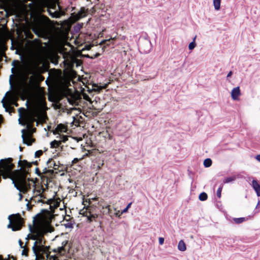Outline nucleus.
<instances>
[{"label": "nucleus", "instance_id": "f257e3e1", "mask_svg": "<svg viewBox=\"0 0 260 260\" xmlns=\"http://www.w3.org/2000/svg\"><path fill=\"white\" fill-rule=\"evenodd\" d=\"M14 175L15 179L12 177L10 178L12 180L14 187L20 192L23 191V193H26L29 191L31 185L29 182H34V180L31 178L27 177V175H30L28 171L20 168L14 171Z\"/></svg>", "mask_w": 260, "mask_h": 260}, {"label": "nucleus", "instance_id": "f03ea898", "mask_svg": "<svg viewBox=\"0 0 260 260\" xmlns=\"http://www.w3.org/2000/svg\"><path fill=\"white\" fill-rule=\"evenodd\" d=\"M30 239L35 240L32 248L34 253L37 256L38 251L43 252L45 248V240L42 234L37 232L35 234L30 236Z\"/></svg>", "mask_w": 260, "mask_h": 260}, {"label": "nucleus", "instance_id": "7ed1b4c3", "mask_svg": "<svg viewBox=\"0 0 260 260\" xmlns=\"http://www.w3.org/2000/svg\"><path fill=\"white\" fill-rule=\"evenodd\" d=\"M138 46L141 53H148L152 49V44L146 33L142 34L138 41Z\"/></svg>", "mask_w": 260, "mask_h": 260}, {"label": "nucleus", "instance_id": "20e7f679", "mask_svg": "<svg viewBox=\"0 0 260 260\" xmlns=\"http://www.w3.org/2000/svg\"><path fill=\"white\" fill-rule=\"evenodd\" d=\"M38 117V114L35 112L27 114L24 117V120L28 126H33L34 122Z\"/></svg>", "mask_w": 260, "mask_h": 260}, {"label": "nucleus", "instance_id": "39448f33", "mask_svg": "<svg viewBox=\"0 0 260 260\" xmlns=\"http://www.w3.org/2000/svg\"><path fill=\"white\" fill-rule=\"evenodd\" d=\"M5 162L3 165V169L6 173L9 174L14 169L15 165L12 163L13 159L8 158L4 160Z\"/></svg>", "mask_w": 260, "mask_h": 260}, {"label": "nucleus", "instance_id": "423d86ee", "mask_svg": "<svg viewBox=\"0 0 260 260\" xmlns=\"http://www.w3.org/2000/svg\"><path fill=\"white\" fill-rule=\"evenodd\" d=\"M18 164V166H21V168H22V169L26 170V169H29L31 168L33 164L35 165H38V162L37 160L30 162L27 161L26 160L24 159L22 160H19Z\"/></svg>", "mask_w": 260, "mask_h": 260}, {"label": "nucleus", "instance_id": "0eeeda50", "mask_svg": "<svg viewBox=\"0 0 260 260\" xmlns=\"http://www.w3.org/2000/svg\"><path fill=\"white\" fill-rule=\"evenodd\" d=\"M25 132V129H23L21 130V133L22 134L21 137L22 138L23 143L25 144H26L27 145H31L32 144V143L35 141V140L31 137V136H30L29 134H28L27 136V141L25 142L26 140H25V136H24Z\"/></svg>", "mask_w": 260, "mask_h": 260}, {"label": "nucleus", "instance_id": "6e6552de", "mask_svg": "<svg viewBox=\"0 0 260 260\" xmlns=\"http://www.w3.org/2000/svg\"><path fill=\"white\" fill-rule=\"evenodd\" d=\"M240 89L239 87L234 88L231 92V96L233 100H236L240 95Z\"/></svg>", "mask_w": 260, "mask_h": 260}, {"label": "nucleus", "instance_id": "1a4fd4ad", "mask_svg": "<svg viewBox=\"0 0 260 260\" xmlns=\"http://www.w3.org/2000/svg\"><path fill=\"white\" fill-rule=\"evenodd\" d=\"M83 9L84 8H82L80 10V11L77 13H76L75 12L72 13V16L73 17H74V18L76 20H79L80 19H81V18H82L83 17V14H84V11H83Z\"/></svg>", "mask_w": 260, "mask_h": 260}, {"label": "nucleus", "instance_id": "9d476101", "mask_svg": "<svg viewBox=\"0 0 260 260\" xmlns=\"http://www.w3.org/2000/svg\"><path fill=\"white\" fill-rule=\"evenodd\" d=\"M22 220H23V219L22 218H20V220L19 221V223L13 225V228H12L13 231H19L21 230L22 225L23 224Z\"/></svg>", "mask_w": 260, "mask_h": 260}, {"label": "nucleus", "instance_id": "9b49d317", "mask_svg": "<svg viewBox=\"0 0 260 260\" xmlns=\"http://www.w3.org/2000/svg\"><path fill=\"white\" fill-rule=\"evenodd\" d=\"M178 249L181 251H184L186 249V245L183 240H180L178 245Z\"/></svg>", "mask_w": 260, "mask_h": 260}, {"label": "nucleus", "instance_id": "f8f14e48", "mask_svg": "<svg viewBox=\"0 0 260 260\" xmlns=\"http://www.w3.org/2000/svg\"><path fill=\"white\" fill-rule=\"evenodd\" d=\"M60 145L61 142L54 140L50 143V147L52 148H58Z\"/></svg>", "mask_w": 260, "mask_h": 260}, {"label": "nucleus", "instance_id": "ddd939ff", "mask_svg": "<svg viewBox=\"0 0 260 260\" xmlns=\"http://www.w3.org/2000/svg\"><path fill=\"white\" fill-rule=\"evenodd\" d=\"M68 243V241H64L62 242L61 247L58 248V250L60 251V253H62V252H66L67 251V249H66L65 247L67 246Z\"/></svg>", "mask_w": 260, "mask_h": 260}, {"label": "nucleus", "instance_id": "4468645a", "mask_svg": "<svg viewBox=\"0 0 260 260\" xmlns=\"http://www.w3.org/2000/svg\"><path fill=\"white\" fill-rule=\"evenodd\" d=\"M236 179V176H233L232 177H227L226 178H224L223 180V183H229L231 182H232L233 181H235Z\"/></svg>", "mask_w": 260, "mask_h": 260}, {"label": "nucleus", "instance_id": "2eb2a0df", "mask_svg": "<svg viewBox=\"0 0 260 260\" xmlns=\"http://www.w3.org/2000/svg\"><path fill=\"white\" fill-rule=\"evenodd\" d=\"M252 186L254 190L260 189V185L256 180H253L252 181Z\"/></svg>", "mask_w": 260, "mask_h": 260}, {"label": "nucleus", "instance_id": "dca6fc26", "mask_svg": "<svg viewBox=\"0 0 260 260\" xmlns=\"http://www.w3.org/2000/svg\"><path fill=\"white\" fill-rule=\"evenodd\" d=\"M221 0H213V5L216 10H219L220 8Z\"/></svg>", "mask_w": 260, "mask_h": 260}, {"label": "nucleus", "instance_id": "f3484780", "mask_svg": "<svg viewBox=\"0 0 260 260\" xmlns=\"http://www.w3.org/2000/svg\"><path fill=\"white\" fill-rule=\"evenodd\" d=\"M212 160L210 158H208L204 160L203 164H204V166H205V167L208 168V167H210L212 165Z\"/></svg>", "mask_w": 260, "mask_h": 260}, {"label": "nucleus", "instance_id": "a211bd4d", "mask_svg": "<svg viewBox=\"0 0 260 260\" xmlns=\"http://www.w3.org/2000/svg\"><path fill=\"white\" fill-rule=\"evenodd\" d=\"M207 198H208V195L205 192H203L201 193L199 197V200L201 201H205L207 199Z\"/></svg>", "mask_w": 260, "mask_h": 260}, {"label": "nucleus", "instance_id": "6ab92c4d", "mask_svg": "<svg viewBox=\"0 0 260 260\" xmlns=\"http://www.w3.org/2000/svg\"><path fill=\"white\" fill-rule=\"evenodd\" d=\"M47 165H48V168H54L57 166L56 162H55L52 158H50L47 161Z\"/></svg>", "mask_w": 260, "mask_h": 260}, {"label": "nucleus", "instance_id": "aec40b11", "mask_svg": "<svg viewBox=\"0 0 260 260\" xmlns=\"http://www.w3.org/2000/svg\"><path fill=\"white\" fill-rule=\"evenodd\" d=\"M233 220L235 223L239 224L245 221L246 220V218L245 217L234 218Z\"/></svg>", "mask_w": 260, "mask_h": 260}, {"label": "nucleus", "instance_id": "412c9836", "mask_svg": "<svg viewBox=\"0 0 260 260\" xmlns=\"http://www.w3.org/2000/svg\"><path fill=\"white\" fill-rule=\"evenodd\" d=\"M57 138H59L60 139V142H66L68 140V137L67 135H59L58 136H57Z\"/></svg>", "mask_w": 260, "mask_h": 260}, {"label": "nucleus", "instance_id": "4be33fe9", "mask_svg": "<svg viewBox=\"0 0 260 260\" xmlns=\"http://www.w3.org/2000/svg\"><path fill=\"white\" fill-rule=\"evenodd\" d=\"M83 27L82 23H77L74 26V30L76 32H78L81 30V28Z\"/></svg>", "mask_w": 260, "mask_h": 260}, {"label": "nucleus", "instance_id": "5701e85b", "mask_svg": "<svg viewBox=\"0 0 260 260\" xmlns=\"http://www.w3.org/2000/svg\"><path fill=\"white\" fill-rule=\"evenodd\" d=\"M42 29V28L40 27L39 28H34L32 30L36 35H37L38 37H40L41 34Z\"/></svg>", "mask_w": 260, "mask_h": 260}, {"label": "nucleus", "instance_id": "b1692460", "mask_svg": "<svg viewBox=\"0 0 260 260\" xmlns=\"http://www.w3.org/2000/svg\"><path fill=\"white\" fill-rule=\"evenodd\" d=\"M196 38V36L194 38L193 40L189 43V44L188 45V48L189 50H191L195 48V47L196 46V44L195 42Z\"/></svg>", "mask_w": 260, "mask_h": 260}, {"label": "nucleus", "instance_id": "393cba45", "mask_svg": "<svg viewBox=\"0 0 260 260\" xmlns=\"http://www.w3.org/2000/svg\"><path fill=\"white\" fill-rule=\"evenodd\" d=\"M22 108H20L19 109V118L18 119V122H19V124H21V125L22 126H25L26 125V123H25V121L24 122H22V119H21V117H22V114L20 112V110Z\"/></svg>", "mask_w": 260, "mask_h": 260}, {"label": "nucleus", "instance_id": "a878e982", "mask_svg": "<svg viewBox=\"0 0 260 260\" xmlns=\"http://www.w3.org/2000/svg\"><path fill=\"white\" fill-rule=\"evenodd\" d=\"M222 188H223V185L220 184V185L219 186V187H218V188L217 190L216 195H217V197L219 198H220L221 197Z\"/></svg>", "mask_w": 260, "mask_h": 260}, {"label": "nucleus", "instance_id": "bb28decb", "mask_svg": "<svg viewBox=\"0 0 260 260\" xmlns=\"http://www.w3.org/2000/svg\"><path fill=\"white\" fill-rule=\"evenodd\" d=\"M106 209H107L108 210V211H107V214L110 216L111 217L114 216V212H113V211H112V210L110 208V206H108L106 208Z\"/></svg>", "mask_w": 260, "mask_h": 260}, {"label": "nucleus", "instance_id": "cd10ccee", "mask_svg": "<svg viewBox=\"0 0 260 260\" xmlns=\"http://www.w3.org/2000/svg\"><path fill=\"white\" fill-rule=\"evenodd\" d=\"M43 154V151L41 150H38L35 152V157H39Z\"/></svg>", "mask_w": 260, "mask_h": 260}, {"label": "nucleus", "instance_id": "c85d7f7f", "mask_svg": "<svg viewBox=\"0 0 260 260\" xmlns=\"http://www.w3.org/2000/svg\"><path fill=\"white\" fill-rule=\"evenodd\" d=\"M260 200L258 201V202L257 203V205L256 206L255 209V213H258L260 211Z\"/></svg>", "mask_w": 260, "mask_h": 260}, {"label": "nucleus", "instance_id": "c756f323", "mask_svg": "<svg viewBox=\"0 0 260 260\" xmlns=\"http://www.w3.org/2000/svg\"><path fill=\"white\" fill-rule=\"evenodd\" d=\"M131 205H132V203L128 204V205L126 206V207L122 211L121 214H122L123 213L127 212L128 209L131 207Z\"/></svg>", "mask_w": 260, "mask_h": 260}, {"label": "nucleus", "instance_id": "7c9ffc66", "mask_svg": "<svg viewBox=\"0 0 260 260\" xmlns=\"http://www.w3.org/2000/svg\"><path fill=\"white\" fill-rule=\"evenodd\" d=\"M12 215H9V217H8V219L9 220H10V223L9 224L7 225V228L8 229H11L12 230V228H13V225H12V223H11V217L12 216Z\"/></svg>", "mask_w": 260, "mask_h": 260}, {"label": "nucleus", "instance_id": "2f4dec72", "mask_svg": "<svg viewBox=\"0 0 260 260\" xmlns=\"http://www.w3.org/2000/svg\"><path fill=\"white\" fill-rule=\"evenodd\" d=\"M49 12V14L50 15V16H51L52 18H57V14L56 13V12H52L51 11H48Z\"/></svg>", "mask_w": 260, "mask_h": 260}, {"label": "nucleus", "instance_id": "473e14b6", "mask_svg": "<svg viewBox=\"0 0 260 260\" xmlns=\"http://www.w3.org/2000/svg\"><path fill=\"white\" fill-rule=\"evenodd\" d=\"M64 226L66 228H73V223L71 222H68L67 223L64 224Z\"/></svg>", "mask_w": 260, "mask_h": 260}, {"label": "nucleus", "instance_id": "72a5a7b5", "mask_svg": "<svg viewBox=\"0 0 260 260\" xmlns=\"http://www.w3.org/2000/svg\"><path fill=\"white\" fill-rule=\"evenodd\" d=\"M53 170H48L46 168H45L43 170V173L47 174L48 173H52Z\"/></svg>", "mask_w": 260, "mask_h": 260}, {"label": "nucleus", "instance_id": "f704fd0d", "mask_svg": "<svg viewBox=\"0 0 260 260\" xmlns=\"http://www.w3.org/2000/svg\"><path fill=\"white\" fill-rule=\"evenodd\" d=\"M36 173L39 176H41V173L39 170V169L38 168H36L35 169Z\"/></svg>", "mask_w": 260, "mask_h": 260}, {"label": "nucleus", "instance_id": "c9c22d12", "mask_svg": "<svg viewBox=\"0 0 260 260\" xmlns=\"http://www.w3.org/2000/svg\"><path fill=\"white\" fill-rule=\"evenodd\" d=\"M158 241H159V244L160 245H162L164 242V238L160 237V238H159Z\"/></svg>", "mask_w": 260, "mask_h": 260}, {"label": "nucleus", "instance_id": "e433bc0d", "mask_svg": "<svg viewBox=\"0 0 260 260\" xmlns=\"http://www.w3.org/2000/svg\"><path fill=\"white\" fill-rule=\"evenodd\" d=\"M61 124H59L58 125L57 127H58L59 125H60ZM58 127H57L53 132V133L54 135H56L57 134H58V129L57 128Z\"/></svg>", "mask_w": 260, "mask_h": 260}, {"label": "nucleus", "instance_id": "4c0bfd02", "mask_svg": "<svg viewBox=\"0 0 260 260\" xmlns=\"http://www.w3.org/2000/svg\"><path fill=\"white\" fill-rule=\"evenodd\" d=\"M19 244L21 248H24V246H23V243L21 240H19Z\"/></svg>", "mask_w": 260, "mask_h": 260}, {"label": "nucleus", "instance_id": "58836bf2", "mask_svg": "<svg viewBox=\"0 0 260 260\" xmlns=\"http://www.w3.org/2000/svg\"><path fill=\"white\" fill-rule=\"evenodd\" d=\"M79 159L78 158H75L73 160V164H76L77 162H78L79 161Z\"/></svg>", "mask_w": 260, "mask_h": 260}, {"label": "nucleus", "instance_id": "ea45409f", "mask_svg": "<svg viewBox=\"0 0 260 260\" xmlns=\"http://www.w3.org/2000/svg\"><path fill=\"white\" fill-rule=\"evenodd\" d=\"M256 192V195L258 197H260V189L255 190Z\"/></svg>", "mask_w": 260, "mask_h": 260}, {"label": "nucleus", "instance_id": "a19ab883", "mask_svg": "<svg viewBox=\"0 0 260 260\" xmlns=\"http://www.w3.org/2000/svg\"><path fill=\"white\" fill-rule=\"evenodd\" d=\"M233 74L232 71H230L227 75V78L230 77Z\"/></svg>", "mask_w": 260, "mask_h": 260}, {"label": "nucleus", "instance_id": "79ce46f5", "mask_svg": "<svg viewBox=\"0 0 260 260\" xmlns=\"http://www.w3.org/2000/svg\"><path fill=\"white\" fill-rule=\"evenodd\" d=\"M114 215H115L116 217H119L120 215V214H119V211L118 212H114Z\"/></svg>", "mask_w": 260, "mask_h": 260}, {"label": "nucleus", "instance_id": "37998d69", "mask_svg": "<svg viewBox=\"0 0 260 260\" xmlns=\"http://www.w3.org/2000/svg\"><path fill=\"white\" fill-rule=\"evenodd\" d=\"M19 201H21L22 199V194L20 193V192L19 193Z\"/></svg>", "mask_w": 260, "mask_h": 260}, {"label": "nucleus", "instance_id": "c03bdc74", "mask_svg": "<svg viewBox=\"0 0 260 260\" xmlns=\"http://www.w3.org/2000/svg\"><path fill=\"white\" fill-rule=\"evenodd\" d=\"M256 159L260 162V154L257 155L256 157Z\"/></svg>", "mask_w": 260, "mask_h": 260}, {"label": "nucleus", "instance_id": "a18cd8bd", "mask_svg": "<svg viewBox=\"0 0 260 260\" xmlns=\"http://www.w3.org/2000/svg\"><path fill=\"white\" fill-rule=\"evenodd\" d=\"M22 255H27L26 253V251L25 249H23L22 251Z\"/></svg>", "mask_w": 260, "mask_h": 260}, {"label": "nucleus", "instance_id": "49530a36", "mask_svg": "<svg viewBox=\"0 0 260 260\" xmlns=\"http://www.w3.org/2000/svg\"><path fill=\"white\" fill-rule=\"evenodd\" d=\"M104 42L106 44V45H109V44L107 43V42H109V40H105Z\"/></svg>", "mask_w": 260, "mask_h": 260}, {"label": "nucleus", "instance_id": "de8ad7c7", "mask_svg": "<svg viewBox=\"0 0 260 260\" xmlns=\"http://www.w3.org/2000/svg\"><path fill=\"white\" fill-rule=\"evenodd\" d=\"M2 120H3V117L2 115H0V123H1Z\"/></svg>", "mask_w": 260, "mask_h": 260}, {"label": "nucleus", "instance_id": "09e8293b", "mask_svg": "<svg viewBox=\"0 0 260 260\" xmlns=\"http://www.w3.org/2000/svg\"><path fill=\"white\" fill-rule=\"evenodd\" d=\"M29 230L31 232H32V228L30 225H29Z\"/></svg>", "mask_w": 260, "mask_h": 260}, {"label": "nucleus", "instance_id": "8fccbe9b", "mask_svg": "<svg viewBox=\"0 0 260 260\" xmlns=\"http://www.w3.org/2000/svg\"><path fill=\"white\" fill-rule=\"evenodd\" d=\"M100 55V54L99 53H96L95 55V57H98Z\"/></svg>", "mask_w": 260, "mask_h": 260}, {"label": "nucleus", "instance_id": "3c124183", "mask_svg": "<svg viewBox=\"0 0 260 260\" xmlns=\"http://www.w3.org/2000/svg\"><path fill=\"white\" fill-rule=\"evenodd\" d=\"M11 50H14V46L13 45L11 46Z\"/></svg>", "mask_w": 260, "mask_h": 260}, {"label": "nucleus", "instance_id": "603ef678", "mask_svg": "<svg viewBox=\"0 0 260 260\" xmlns=\"http://www.w3.org/2000/svg\"><path fill=\"white\" fill-rule=\"evenodd\" d=\"M44 18L47 20H49V18L47 16H44Z\"/></svg>", "mask_w": 260, "mask_h": 260}, {"label": "nucleus", "instance_id": "864d4df0", "mask_svg": "<svg viewBox=\"0 0 260 260\" xmlns=\"http://www.w3.org/2000/svg\"><path fill=\"white\" fill-rule=\"evenodd\" d=\"M88 156V154L87 153H86V154L84 155V156Z\"/></svg>", "mask_w": 260, "mask_h": 260}, {"label": "nucleus", "instance_id": "5fc2aeb1", "mask_svg": "<svg viewBox=\"0 0 260 260\" xmlns=\"http://www.w3.org/2000/svg\"><path fill=\"white\" fill-rule=\"evenodd\" d=\"M38 125H39V122L37 121L36 123V126H38Z\"/></svg>", "mask_w": 260, "mask_h": 260}, {"label": "nucleus", "instance_id": "6e6d98bb", "mask_svg": "<svg viewBox=\"0 0 260 260\" xmlns=\"http://www.w3.org/2000/svg\"><path fill=\"white\" fill-rule=\"evenodd\" d=\"M38 202H42V200H39V201H38Z\"/></svg>", "mask_w": 260, "mask_h": 260}, {"label": "nucleus", "instance_id": "4d7b16f0", "mask_svg": "<svg viewBox=\"0 0 260 260\" xmlns=\"http://www.w3.org/2000/svg\"><path fill=\"white\" fill-rule=\"evenodd\" d=\"M3 160H4L3 159H1L0 162L3 161Z\"/></svg>", "mask_w": 260, "mask_h": 260}, {"label": "nucleus", "instance_id": "13d9d810", "mask_svg": "<svg viewBox=\"0 0 260 260\" xmlns=\"http://www.w3.org/2000/svg\"><path fill=\"white\" fill-rule=\"evenodd\" d=\"M20 151H21V147H20Z\"/></svg>", "mask_w": 260, "mask_h": 260}]
</instances>
